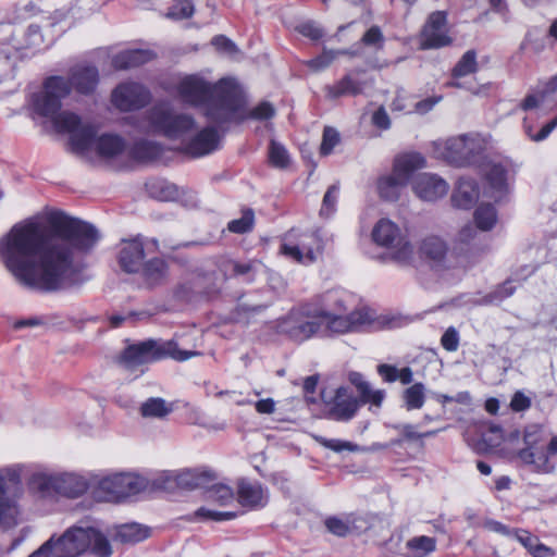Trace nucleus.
Instances as JSON below:
<instances>
[{
	"label": "nucleus",
	"instance_id": "f257e3e1",
	"mask_svg": "<svg viewBox=\"0 0 557 557\" xmlns=\"http://www.w3.org/2000/svg\"><path fill=\"white\" fill-rule=\"evenodd\" d=\"M99 239L98 230L78 219L55 215L51 232L27 220L14 224L0 238V260L24 287L65 290L88 280L81 255L92 250Z\"/></svg>",
	"mask_w": 557,
	"mask_h": 557
},
{
	"label": "nucleus",
	"instance_id": "f03ea898",
	"mask_svg": "<svg viewBox=\"0 0 557 557\" xmlns=\"http://www.w3.org/2000/svg\"><path fill=\"white\" fill-rule=\"evenodd\" d=\"M176 89L184 102L202 108L207 120L216 126L244 120L240 90L233 78L211 84L200 75L191 74L183 77Z\"/></svg>",
	"mask_w": 557,
	"mask_h": 557
},
{
	"label": "nucleus",
	"instance_id": "7ed1b4c3",
	"mask_svg": "<svg viewBox=\"0 0 557 557\" xmlns=\"http://www.w3.org/2000/svg\"><path fill=\"white\" fill-rule=\"evenodd\" d=\"M54 127L59 133L70 135V146L74 153L82 158L95 152L102 160H112L120 157L126 148V140L112 133L97 135V129L91 124H83L81 117L69 111H64L54 121Z\"/></svg>",
	"mask_w": 557,
	"mask_h": 557
},
{
	"label": "nucleus",
	"instance_id": "20e7f679",
	"mask_svg": "<svg viewBox=\"0 0 557 557\" xmlns=\"http://www.w3.org/2000/svg\"><path fill=\"white\" fill-rule=\"evenodd\" d=\"M89 553L94 557H111L108 537L94 527H72L58 540L49 539L28 557H77Z\"/></svg>",
	"mask_w": 557,
	"mask_h": 557
},
{
	"label": "nucleus",
	"instance_id": "39448f33",
	"mask_svg": "<svg viewBox=\"0 0 557 557\" xmlns=\"http://www.w3.org/2000/svg\"><path fill=\"white\" fill-rule=\"evenodd\" d=\"M338 295L337 292H329L325 294L327 304L320 306L321 336L375 327L377 323L375 312L369 308L362 307L344 315L347 308L345 300Z\"/></svg>",
	"mask_w": 557,
	"mask_h": 557
},
{
	"label": "nucleus",
	"instance_id": "423d86ee",
	"mask_svg": "<svg viewBox=\"0 0 557 557\" xmlns=\"http://www.w3.org/2000/svg\"><path fill=\"white\" fill-rule=\"evenodd\" d=\"M129 122L144 134H159L170 139H184L196 129L194 117L175 113L165 103L153 106L144 116H131Z\"/></svg>",
	"mask_w": 557,
	"mask_h": 557
},
{
	"label": "nucleus",
	"instance_id": "0eeeda50",
	"mask_svg": "<svg viewBox=\"0 0 557 557\" xmlns=\"http://www.w3.org/2000/svg\"><path fill=\"white\" fill-rule=\"evenodd\" d=\"M195 355H197L195 351L181 350L173 341L150 338L128 345L121 355L119 362L125 370L133 372L144 364L168 357L177 361H185Z\"/></svg>",
	"mask_w": 557,
	"mask_h": 557
},
{
	"label": "nucleus",
	"instance_id": "6e6552de",
	"mask_svg": "<svg viewBox=\"0 0 557 557\" xmlns=\"http://www.w3.org/2000/svg\"><path fill=\"white\" fill-rule=\"evenodd\" d=\"M426 164L425 158L419 152H407L395 158L393 171L377 178L379 196L386 201L398 200L401 190L410 180L411 174Z\"/></svg>",
	"mask_w": 557,
	"mask_h": 557
},
{
	"label": "nucleus",
	"instance_id": "1a4fd4ad",
	"mask_svg": "<svg viewBox=\"0 0 557 557\" xmlns=\"http://www.w3.org/2000/svg\"><path fill=\"white\" fill-rule=\"evenodd\" d=\"M277 329L296 342L321 336L320 306L305 305L290 310L285 318L280 320Z\"/></svg>",
	"mask_w": 557,
	"mask_h": 557
},
{
	"label": "nucleus",
	"instance_id": "9d476101",
	"mask_svg": "<svg viewBox=\"0 0 557 557\" xmlns=\"http://www.w3.org/2000/svg\"><path fill=\"white\" fill-rule=\"evenodd\" d=\"M147 481L134 473H115L92 483V496L98 502H120L144 491Z\"/></svg>",
	"mask_w": 557,
	"mask_h": 557
},
{
	"label": "nucleus",
	"instance_id": "9b49d317",
	"mask_svg": "<svg viewBox=\"0 0 557 557\" xmlns=\"http://www.w3.org/2000/svg\"><path fill=\"white\" fill-rule=\"evenodd\" d=\"M433 146L436 158L456 166L473 164L483 150L481 140L473 135H460L435 141Z\"/></svg>",
	"mask_w": 557,
	"mask_h": 557
},
{
	"label": "nucleus",
	"instance_id": "f8f14e48",
	"mask_svg": "<svg viewBox=\"0 0 557 557\" xmlns=\"http://www.w3.org/2000/svg\"><path fill=\"white\" fill-rule=\"evenodd\" d=\"M214 479L210 471L186 470L177 475L176 482L180 487L186 490L203 488L207 500L226 506L234 500V492L225 484H211Z\"/></svg>",
	"mask_w": 557,
	"mask_h": 557
},
{
	"label": "nucleus",
	"instance_id": "ddd939ff",
	"mask_svg": "<svg viewBox=\"0 0 557 557\" xmlns=\"http://www.w3.org/2000/svg\"><path fill=\"white\" fill-rule=\"evenodd\" d=\"M375 244L393 249V258L401 263L409 264L413 257V247L403 235L397 224L388 219H381L372 230Z\"/></svg>",
	"mask_w": 557,
	"mask_h": 557
},
{
	"label": "nucleus",
	"instance_id": "4468645a",
	"mask_svg": "<svg viewBox=\"0 0 557 557\" xmlns=\"http://www.w3.org/2000/svg\"><path fill=\"white\" fill-rule=\"evenodd\" d=\"M21 484V468L18 466L0 469V525L15 527L18 522L20 510L13 493Z\"/></svg>",
	"mask_w": 557,
	"mask_h": 557
},
{
	"label": "nucleus",
	"instance_id": "2eb2a0df",
	"mask_svg": "<svg viewBox=\"0 0 557 557\" xmlns=\"http://www.w3.org/2000/svg\"><path fill=\"white\" fill-rule=\"evenodd\" d=\"M69 94L70 85L66 78L61 76L48 77L44 83L42 90L34 94L32 97L34 111L41 116L53 117L54 122L63 113L58 114L62 99Z\"/></svg>",
	"mask_w": 557,
	"mask_h": 557
},
{
	"label": "nucleus",
	"instance_id": "dca6fc26",
	"mask_svg": "<svg viewBox=\"0 0 557 557\" xmlns=\"http://www.w3.org/2000/svg\"><path fill=\"white\" fill-rule=\"evenodd\" d=\"M524 448L517 453L518 458L535 471L549 472L553 467L545 449L543 429L537 424L528 425L523 432Z\"/></svg>",
	"mask_w": 557,
	"mask_h": 557
},
{
	"label": "nucleus",
	"instance_id": "f3484780",
	"mask_svg": "<svg viewBox=\"0 0 557 557\" xmlns=\"http://www.w3.org/2000/svg\"><path fill=\"white\" fill-rule=\"evenodd\" d=\"M150 246L158 250V240L150 239L145 243L140 237L123 239L117 252L120 268L126 273L139 272L146 257L145 249H149Z\"/></svg>",
	"mask_w": 557,
	"mask_h": 557
},
{
	"label": "nucleus",
	"instance_id": "a211bd4d",
	"mask_svg": "<svg viewBox=\"0 0 557 557\" xmlns=\"http://www.w3.org/2000/svg\"><path fill=\"white\" fill-rule=\"evenodd\" d=\"M420 49H438L451 44L448 35L447 15L444 11L431 13L420 34Z\"/></svg>",
	"mask_w": 557,
	"mask_h": 557
},
{
	"label": "nucleus",
	"instance_id": "6ab92c4d",
	"mask_svg": "<svg viewBox=\"0 0 557 557\" xmlns=\"http://www.w3.org/2000/svg\"><path fill=\"white\" fill-rule=\"evenodd\" d=\"M366 71L356 69L347 72L341 79L324 87L325 97L336 100L342 97H357L373 85V81L364 77Z\"/></svg>",
	"mask_w": 557,
	"mask_h": 557
},
{
	"label": "nucleus",
	"instance_id": "aec40b11",
	"mask_svg": "<svg viewBox=\"0 0 557 557\" xmlns=\"http://www.w3.org/2000/svg\"><path fill=\"white\" fill-rule=\"evenodd\" d=\"M150 98L149 90L134 82L123 83L112 92V103L122 111L141 109L149 103Z\"/></svg>",
	"mask_w": 557,
	"mask_h": 557
},
{
	"label": "nucleus",
	"instance_id": "412c9836",
	"mask_svg": "<svg viewBox=\"0 0 557 557\" xmlns=\"http://www.w3.org/2000/svg\"><path fill=\"white\" fill-rule=\"evenodd\" d=\"M448 184L436 174L422 173L413 182L416 195L425 201H435L448 193Z\"/></svg>",
	"mask_w": 557,
	"mask_h": 557
},
{
	"label": "nucleus",
	"instance_id": "4be33fe9",
	"mask_svg": "<svg viewBox=\"0 0 557 557\" xmlns=\"http://www.w3.org/2000/svg\"><path fill=\"white\" fill-rule=\"evenodd\" d=\"M220 135L213 126H207L195 134L184 146L187 154L198 158L219 148Z\"/></svg>",
	"mask_w": 557,
	"mask_h": 557
},
{
	"label": "nucleus",
	"instance_id": "5701e85b",
	"mask_svg": "<svg viewBox=\"0 0 557 557\" xmlns=\"http://www.w3.org/2000/svg\"><path fill=\"white\" fill-rule=\"evenodd\" d=\"M363 405L354 396H346V389L339 387L336 391L334 403L331 405L327 416L334 421L347 422L351 420L359 407Z\"/></svg>",
	"mask_w": 557,
	"mask_h": 557
},
{
	"label": "nucleus",
	"instance_id": "b1692460",
	"mask_svg": "<svg viewBox=\"0 0 557 557\" xmlns=\"http://www.w3.org/2000/svg\"><path fill=\"white\" fill-rule=\"evenodd\" d=\"M70 90L73 88L78 94H91L99 82V72L92 65H77L72 69L70 78L66 79Z\"/></svg>",
	"mask_w": 557,
	"mask_h": 557
},
{
	"label": "nucleus",
	"instance_id": "393cba45",
	"mask_svg": "<svg viewBox=\"0 0 557 557\" xmlns=\"http://www.w3.org/2000/svg\"><path fill=\"white\" fill-rule=\"evenodd\" d=\"M237 495L238 502L244 507L256 509L265 506L268 503L267 492L258 482L240 480L238 483Z\"/></svg>",
	"mask_w": 557,
	"mask_h": 557
},
{
	"label": "nucleus",
	"instance_id": "a878e982",
	"mask_svg": "<svg viewBox=\"0 0 557 557\" xmlns=\"http://www.w3.org/2000/svg\"><path fill=\"white\" fill-rule=\"evenodd\" d=\"M508 169V161L491 162L487 165L485 177L492 189L491 196L495 199H499L507 190Z\"/></svg>",
	"mask_w": 557,
	"mask_h": 557
},
{
	"label": "nucleus",
	"instance_id": "bb28decb",
	"mask_svg": "<svg viewBox=\"0 0 557 557\" xmlns=\"http://www.w3.org/2000/svg\"><path fill=\"white\" fill-rule=\"evenodd\" d=\"M58 495L69 498H76L83 495L92 483H89L83 475L75 473H58Z\"/></svg>",
	"mask_w": 557,
	"mask_h": 557
},
{
	"label": "nucleus",
	"instance_id": "cd10ccee",
	"mask_svg": "<svg viewBox=\"0 0 557 557\" xmlns=\"http://www.w3.org/2000/svg\"><path fill=\"white\" fill-rule=\"evenodd\" d=\"M479 199V186L475 181L461 178L451 196L455 207L460 209L472 208Z\"/></svg>",
	"mask_w": 557,
	"mask_h": 557
},
{
	"label": "nucleus",
	"instance_id": "c85d7f7f",
	"mask_svg": "<svg viewBox=\"0 0 557 557\" xmlns=\"http://www.w3.org/2000/svg\"><path fill=\"white\" fill-rule=\"evenodd\" d=\"M154 53L146 49L125 50L112 59V65L116 70H127L131 67L139 66L151 61Z\"/></svg>",
	"mask_w": 557,
	"mask_h": 557
},
{
	"label": "nucleus",
	"instance_id": "c756f323",
	"mask_svg": "<svg viewBox=\"0 0 557 557\" xmlns=\"http://www.w3.org/2000/svg\"><path fill=\"white\" fill-rule=\"evenodd\" d=\"M58 474L49 472H35L29 481V490L40 497H49L58 494Z\"/></svg>",
	"mask_w": 557,
	"mask_h": 557
},
{
	"label": "nucleus",
	"instance_id": "7c9ffc66",
	"mask_svg": "<svg viewBox=\"0 0 557 557\" xmlns=\"http://www.w3.org/2000/svg\"><path fill=\"white\" fill-rule=\"evenodd\" d=\"M419 252L422 258H425L434 265H438L445 259L447 246L445 242L437 236H426L420 244Z\"/></svg>",
	"mask_w": 557,
	"mask_h": 557
},
{
	"label": "nucleus",
	"instance_id": "2f4dec72",
	"mask_svg": "<svg viewBox=\"0 0 557 557\" xmlns=\"http://www.w3.org/2000/svg\"><path fill=\"white\" fill-rule=\"evenodd\" d=\"M350 382L356 386L360 394V401L362 404H372L380 407L385 398V392L383 389L373 391L370 384L364 380L362 374L352 372L349 375Z\"/></svg>",
	"mask_w": 557,
	"mask_h": 557
},
{
	"label": "nucleus",
	"instance_id": "473e14b6",
	"mask_svg": "<svg viewBox=\"0 0 557 557\" xmlns=\"http://www.w3.org/2000/svg\"><path fill=\"white\" fill-rule=\"evenodd\" d=\"M149 536V529L139 523H125L116 528L114 539L122 544H136Z\"/></svg>",
	"mask_w": 557,
	"mask_h": 557
},
{
	"label": "nucleus",
	"instance_id": "72a5a7b5",
	"mask_svg": "<svg viewBox=\"0 0 557 557\" xmlns=\"http://www.w3.org/2000/svg\"><path fill=\"white\" fill-rule=\"evenodd\" d=\"M405 557H428L436 549V540L426 535L409 539L405 545Z\"/></svg>",
	"mask_w": 557,
	"mask_h": 557
},
{
	"label": "nucleus",
	"instance_id": "f704fd0d",
	"mask_svg": "<svg viewBox=\"0 0 557 557\" xmlns=\"http://www.w3.org/2000/svg\"><path fill=\"white\" fill-rule=\"evenodd\" d=\"M147 188L153 198L161 201H173L181 195L180 188L166 180L152 181L147 184Z\"/></svg>",
	"mask_w": 557,
	"mask_h": 557
},
{
	"label": "nucleus",
	"instance_id": "c9c22d12",
	"mask_svg": "<svg viewBox=\"0 0 557 557\" xmlns=\"http://www.w3.org/2000/svg\"><path fill=\"white\" fill-rule=\"evenodd\" d=\"M281 252L299 262V263H312L315 260V255L312 248L305 243L293 244V243H284L281 246Z\"/></svg>",
	"mask_w": 557,
	"mask_h": 557
},
{
	"label": "nucleus",
	"instance_id": "e433bc0d",
	"mask_svg": "<svg viewBox=\"0 0 557 557\" xmlns=\"http://www.w3.org/2000/svg\"><path fill=\"white\" fill-rule=\"evenodd\" d=\"M262 267V263L258 260H249L247 262L230 261L226 270L233 276L243 277L246 283H251Z\"/></svg>",
	"mask_w": 557,
	"mask_h": 557
},
{
	"label": "nucleus",
	"instance_id": "4c0bfd02",
	"mask_svg": "<svg viewBox=\"0 0 557 557\" xmlns=\"http://www.w3.org/2000/svg\"><path fill=\"white\" fill-rule=\"evenodd\" d=\"M161 145L156 141L145 139L136 141L131 149L132 157L139 161L156 160L161 156Z\"/></svg>",
	"mask_w": 557,
	"mask_h": 557
},
{
	"label": "nucleus",
	"instance_id": "58836bf2",
	"mask_svg": "<svg viewBox=\"0 0 557 557\" xmlns=\"http://www.w3.org/2000/svg\"><path fill=\"white\" fill-rule=\"evenodd\" d=\"M173 411L172 405L168 404L164 399L152 397L143 403L140 413L146 418H164Z\"/></svg>",
	"mask_w": 557,
	"mask_h": 557
},
{
	"label": "nucleus",
	"instance_id": "ea45409f",
	"mask_svg": "<svg viewBox=\"0 0 557 557\" xmlns=\"http://www.w3.org/2000/svg\"><path fill=\"white\" fill-rule=\"evenodd\" d=\"M145 278L152 284L161 282L168 274V264L161 258H152L144 262L141 268Z\"/></svg>",
	"mask_w": 557,
	"mask_h": 557
},
{
	"label": "nucleus",
	"instance_id": "a19ab883",
	"mask_svg": "<svg viewBox=\"0 0 557 557\" xmlns=\"http://www.w3.org/2000/svg\"><path fill=\"white\" fill-rule=\"evenodd\" d=\"M557 92V74L549 79V82L546 84L544 90H542L539 94H529L527 97L521 101L520 108L523 111H530L535 108H537L545 98L550 95Z\"/></svg>",
	"mask_w": 557,
	"mask_h": 557
},
{
	"label": "nucleus",
	"instance_id": "79ce46f5",
	"mask_svg": "<svg viewBox=\"0 0 557 557\" xmlns=\"http://www.w3.org/2000/svg\"><path fill=\"white\" fill-rule=\"evenodd\" d=\"M403 397L407 410L420 409L425 401V387L422 383H416L405 389Z\"/></svg>",
	"mask_w": 557,
	"mask_h": 557
},
{
	"label": "nucleus",
	"instance_id": "37998d69",
	"mask_svg": "<svg viewBox=\"0 0 557 557\" xmlns=\"http://www.w3.org/2000/svg\"><path fill=\"white\" fill-rule=\"evenodd\" d=\"M476 227L483 232L490 231L496 223L497 214L492 205H481L474 212Z\"/></svg>",
	"mask_w": 557,
	"mask_h": 557
},
{
	"label": "nucleus",
	"instance_id": "c03bdc74",
	"mask_svg": "<svg viewBox=\"0 0 557 557\" xmlns=\"http://www.w3.org/2000/svg\"><path fill=\"white\" fill-rule=\"evenodd\" d=\"M476 53L474 50H468L455 65L453 76L462 77L476 72Z\"/></svg>",
	"mask_w": 557,
	"mask_h": 557
},
{
	"label": "nucleus",
	"instance_id": "a18cd8bd",
	"mask_svg": "<svg viewBox=\"0 0 557 557\" xmlns=\"http://www.w3.org/2000/svg\"><path fill=\"white\" fill-rule=\"evenodd\" d=\"M195 7L189 0H175L169 8L166 17L174 21H182L193 16Z\"/></svg>",
	"mask_w": 557,
	"mask_h": 557
},
{
	"label": "nucleus",
	"instance_id": "49530a36",
	"mask_svg": "<svg viewBox=\"0 0 557 557\" xmlns=\"http://www.w3.org/2000/svg\"><path fill=\"white\" fill-rule=\"evenodd\" d=\"M269 160L273 166L284 169L289 163V154L283 145L272 139L269 146Z\"/></svg>",
	"mask_w": 557,
	"mask_h": 557
},
{
	"label": "nucleus",
	"instance_id": "de8ad7c7",
	"mask_svg": "<svg viewBox=\"0 0 557 557\" xmlns=\"http://www.w3.org/2000/svg\"><path fill=\"white\" fill-rule=\"evenodd\" d=\"M253 222V211L251 209H246L243 211V215L239 219H235L228 222L227 228L232 233L245 234L251 231Z\"/></svg>",
	"mask_w": 557,
	"mask_h": 557
},
{
	"label": "nucleus",
	"instance_id": "09e8293b",
	"mask_svg": "<svg viewBox=\"0 0 557 557\" xmlns=\"http://www.w3.org/2000/svg\"><path fill=\"white\" fill-rule=\"evenodd\" d=\"M392 428L399 433V437L392 442V445H401L404 442H416L421 440L417 426L410 423L393 424Z\"/></svg>",
	"mask_w": 557,
	"mask_h": 557
},
{
	"label": "nucleus",
	"instance_id": "8fccbe9b",
	"mask_svg": "<svg viewBox=\"0 0 557 557\" xmlns=\"http://www.w3.org/2000/svg\"><path fill=\"white\" fill-rule=\"evenodd\" d=\"M339 195V186L336 184L331 185L322 200V206L320 209V215L329 218L336 210V203Z\"/></svg>",
	"mask_w": 557,
	"mask_h": 557
},
{
	"label": "nucleus",
	"instance_id": "3c124183",
	"mask_svg": "<svg viewBox=\"0 0 557 557\" xmlns=\"http://www.w3.org/2000/svg\"><path fill=\"white\" fill-rule=\"evenodd\" d=\"M360 41L363 46L373 48L375 51H379L384 47L385 37L381 28L376 25H373L362 35Z\"/></svg>",
	"mask_w": 557,
	"mask_h": 557
},
{
	"label": "nucleus",
	"instance_id": "603ef678",
	"mask_svg": "<svg viewBox=\"0 0 557 557\" xmlns=\"http://www.w3.org/2000/svg\"><path fill=\"white\" fill-rule=\"evenodd\" d=\"M327 531L336 536H346L350 534L356 527L348 520L337 517H330L325 520Z\"/></svg>",
	"mask_w": 557,
	"mask_h": 557
},
{
	"label": "nucleus",
	"instance_id": "864d4df0",
	"mask_svg": "<svg viewBox=\"0 0 557 557\" xmlns=\"http://www.w3.org/2000/svg\"><path fill=\"white\" fill-rule=\"evenodd\" d=\"M515 290L516 287L512 285L511 281H506L504 284L497 286L496 289L485 295L483 301L484 304H498L510 297Z\"/></svg>",
	"mask_w": 557,
	"mask_h": 557
},
{
	"label": "nucleus",
	"instance_id": "5fc2aeb1",
	"mask_svg": "<svg viewBox=\"0 0 557 557\" xmlns=\"http://www.w3.org/2000/svg\"><path fill=\"white\" fill-rule=\"evenodd\" d=\"M336 59V52L331 49L324 48L322 53L306 62V65L313 72H320L331 65Z\"/></svg>",
	"mask_w": 557,
	"mask_h": 557
},
{
	"label": "nucleus",
	"instance_id": "6e6d98bb",
	"mask_svg": "<svg viewBox=\"0 0 557 557\" xmlns=\"http://www.w3.org/2000/svg\"><path fill=\"white\" fill-rule=\"evenodd\" d=\"M317 441L323 447L329 448L336 453H341L343 450L358 451L360 449L357 444H354V443L347 442V441L337 440V438L318 437Z\"/></svg>",
	"mask_w": 557,
	"mask_h": 557
},
{
	"label": "nucleus",
	"instance_id": "4d7b16f0",
	"mask_svg": "<svg viewBox=\"0 0 557 557\" xmlns=\"http://www.w3.org/2000/svg\"><path fill=\"white\" fill-rule=\"evenodd\" d=\"M195 516L201 520L225 521L234 519L236 513L233 511H218L200 507L196 510Z\"/></svg>",
	"mask_w": 557,
	"mask_h": 557
},
{
	"label": "nucleus",
	"instance_id": "13d9d810",
	"mask_svg": "<svg viewBox=\"0 0 557 557\" xmlns=\"http://www.w3.org/2000/svg\"><path fill=\"white\" fill-rule=\"evenodd\" d=\"M517 537L524 547L534 553L535 557H543V555L540 554L541 550L549 552V548L537 544V539L532 536L528 531H519Z\"/></svg>",
	"mask_w": 557,
	"mask_h": 557
},
{
	"label": "nucleus",
	"instance_id": "bf43d9fd",
	"mask_svg": "<svg viewBox=\"0 0 557 557\" xmlns=\"http://www.w3.org/2000/svg\"><path fill=\"white\" fill-rule=\"evenodd\" d=\"M296 30L311 40H319L324 36L323 29L314 21H305L298 24Z\"/></svg>",
	"mask_w": 557,
	"mask_h": 557
},
{
	"label": "nucleus",
	"instance_id": "052dcab7",
	"mask_svg": "<svg viewBox=\"0 0 557 557\" xmlns=\"http://www.w3.org/2000/svg\"><path fill=\"white\" fill-rule=\"evenodd\" d=\"M212 46L220 52L233 57L239 52L237 46L224 35H216L211 40Z\"/></svg>",
	"mask_w": 557,
	"mask_h": 557
},
{
	"label": "nucleus",
	"instance_id": "680f3d73",
	"mask_svg": "<svg viewBox=\"0 0 557 557\" xmlns=\"http://www.w3.org/2000/svg\"><path fill=\"white\" fill-rule=\"evenodd\" d=\"M338 141H339L338 133L332 127H325L323 131V138H322V144L320 147L321 154H323V156L330 154Z\"/></svg>",
	"mask_w": 557,
	"mask_h": 557
},
{
	"label": "nucleus",
	"instance_id": "e2e57ef3",
	"mask_svg": "<svg viewBox=\"0 0 557 557\" xmlns=\"http://www.w3.org/2000/svg\"><path fill=\"white\" fill-rule=\"evenodd\" d=\"M460 336L454 326H449L441 338L443 348L447 351H456L459 347Z\"/></svg>",
	"mask_w": 557,
	"mask_h": 557
},
{
	"label": "nucleus",
	"instance_id": "0e129e2a",
	"mask_svg": "<svg viewBox=\"0 0 557 557\" xmlns=\"http://www.w3.org/2000/svg\"><path fill=\"white\" fill-rule=\"evenodd\" d=\"M525 133L529 135V137L534 141H542L546 139L549 134L557 127V116L553 119L550 122L545 124L541 131L536 134H531V127L527 125V123H523Z\"/></svg>",
	"mask_w": 557,
	"mask_h": 557
},
{
	"label": "nucleus",
	"instance_id": "69168bd1",
	"mask_svg": "<svg viewBox=\"0 0 557 557\" xmlns=\"http://www.w3.org/2000/svg\"><path fill=\"white\" fill-rule=\"evenodd\" d=\"M274 113L275 110L271 103L261 102L250 111L249 116L256 120H268L272 117Z\"/></svg>",
	"mask_w": 557,
	"mask_h": 557
},
{
	"label": "nucleus",
	"instance_id": "338daca9",
	"mask_svg": "<svg viewBox=\"0 0 557 557\" xmlns=\"http://www.w3.org/2000/svg\"><path fill=\"white\" fill-rule=\"evenodd\" d=\"M372 123L376 127L381 129H388L391 126L389 116L384 109V107H380L372 115Z\"/></svg>",
	"mask_w": 557,
	"mask_h": 557
},
{
	"label": "nucleus",
	"instance_id": "774afa93",
	"mask_svg": "<svg viewBox=\"0 0 557 557\" xmlns=\"http://www.w3.org/2000/svg\"><path fill=\"white\" fill-rule=\"evenodd\" d=\"M531 406V400L521 392H516L511 398L510 407L513 411H523Z\"/></svg>",
	"mask_w": 557,
	"mask_h": 557
}]
</instances>
